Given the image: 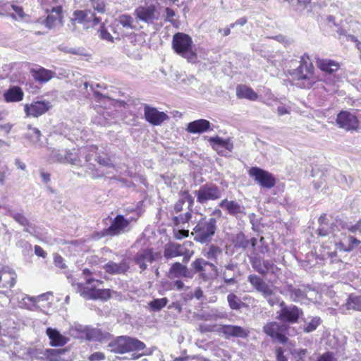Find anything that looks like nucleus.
Wrapping results in <instances>:
<instances>
[{"instance_id": "nucleus-1", "label": "nucleus", "mask_w": 361, "mask_h": 361, "mask_svg": "<svg viewBox=\"0 0 361 361\" xmlns=\"http://www.w3.org/2000/svg\"><path fill=\"white\" fill-rule=\"evenodd\" d=\"M217 230V219L202 218L193 228L194 240L202 244L211 242Z\"/></svg>"}, {"instance_id": "nucleus-2", "label": "nucleus", "mask_w": 361, "mask_h": 361, "mask_svg": "<svg viewBox=\"0 0 361 361\" xmlns=\"http://www.w3.org/2000/svg\"><path fill=\"white\" fill-rule=\"evenodd\" d=\"M193 47L192 38L188 35L177 32L173 36L172 47L174 51L190 62L195 61L197 59Z\"/></svg>"}, {"instance_id": "nucleus-3", "label": "nucleus", "mask_w": 361, "mask_h": 361, "mask_svg": "<svg viewBox=\"0 0 361 361\" xmlns=\"http://www.w3.org/2000/svg\"><path fill=\"white\" fill-rule=\"evenodd\" d=\"M146 345L140 340L129 336H118L109 343L107 349L110 352L123 354L130 351L144 350Z\"/></svg>"}, {"instance_id": "nucleus-4", "label": "nucleus", "mask_w": 361, "mask_h": 361, "mask_svg": "<svg viewBox=\"0 0 361 361\" xmlns=\"http://www.w3.org/2000/svg\"><path fill=\"white\" fill-rule=\"evenodd\" d=\"M289 329L290 326L281 322H269L263 326V332L269 336L274 343L280 344L288 343Z\"/></svg>"}, {"instance_id": "nucleus-5", "label": "nucleus", "mask_w": 361, "mask_h": 361, "mask_svg": "<svg viewBox=\"0 0 361 361\" xmlns=\"http://www.w3.org/2000/svg\"><path fill=\"white\" fill-rule=\"evenodd\" d=\"M194 194L197 197V202L204 204L209 201H215L221 198L223 190L216 183L209 182L200 185L198 190L194 191Z\"/></svg>"}, {"instance_id": "nucleus-6", "label": "nucleus", "mask_w": 361, "mask_h": 361, "mask_svg": "<svg viewBox=\"0 0 361 361\" xmlns=\"http://www.w3.org/2000/svg\"><path fill=\"white\" fill-rule=\"evenodd\" d=\"M303 314L302 309L294 305H286L282 300L280 302V310L276 312V319L282 323L290 324L298 322L299 319Z\"/></svg>"}, {"instance_id": "nucleus-7", "label": "nucleus", "mask_w": 361, "mask_h": 361, "mask_svg": "<svg viewBox=\"0 0 361 361\" xmlns=\"http://www.w3.org/2000/svg\"><path fill=\"white\" fill-rule=\"evenodd\" d=\"M306 59H309L306 54L301 56L300 65L294 69L291 74L294 79L303 81L302 85L303 87L310 88L314 82L312 78L313 66L306 61Z\"/></svg>"}, {"instance_id": "nucleus-8", "label": "nucleus", "mask_w": 361, "mask_h": 361, "mask_svg": "<svg viewBox=\"0 0 361 361\" xmlns=\"http://www.w3.org/2000/svg\"><path fill=\"white\" fill-rule=\"evenodd\" d=\"M131 219L125 218L123 215L118 214L112 220L111 225L102 230L103 236H115L130 231Z\"/></svg>"}, {"instance_id": "nucleus-9", "label": "nucleus", "mask_w": 361, "mask_h": 361, "mask_svg": "<svg viewBox=\"0 0 361 361\" xmlns=\"http://www.w3.org/2000/svg\"><path fill=\"white\" fill-rule=\"evenodd\" d=\"M71 336L87 341H100L103 334L100 329L91 328L80 324H75L70 329Z\"/></svg>"}, {"instance_id": "nucleus-10", "label": "nucleus", "mask_w": 361, "mask_h": 361, "mask_svg": "<svg viewBox=\"0 0 361 361\" xmlns=\"http://www.w3.org/2000/svg\"><path fill=\"white\" fill-rule=\"evenodd\" d=\"M249 176L255 179L262 188H271L275 185L276 179L274 176L259 167H252L249 170Z\"/></svg>"}, {"instance_id": "nucleus-11", "label": "nucleus", "mask_w": 361, "mask_h": 361, "mask_svg": "<svg viewBox=\"0 0 361 361\" xmlns=\"http://www.w3.org/2000/svg\"><path fill=\"white\" fill-rule=\"evenodd\" d=\"M338 220H341V219H336L334 222L330 223L325 214L321 215L318 219L319 227L317 229V234L319 236H326L332 234L334 238H338L336 232L341 231L337 224Z\"/></svg>"}, {"instance_id": "nucleus-12", "label": "nucleus", "mask_w": 361, "mask_h": 361, "mask_svg": "<svg viewBox=\"0 0 361 361\" xmlns=\"http://www.w3.org/2000/svg\"><path fill=\"white\" fill-rule=\"evenodd\" d=\"M159 256V253H154L151 249H145L135 255L133 262L140 268V273H142L147 269V262L150 264L153 263Z\"/></svg>"}, {"instance_id": "nucleus-13", "label": "nucleus", "mask_w": 361, "mask_h": 361, "mask_svg": "<svg viewBox=\"0 0 361 361\" xmlns=\"http://www.w3.org/2000/svg\"><path fill=\"white\" fill-rule=\"evenodd\" d=\"M336 121L339 128L346 130H355L358 127L357 116L348 111H341L337 115Z\"/></svg>"}, {"instance_id": "nucleus-14", "label": "nucleus", "mask_w": 361, "mask_h": 361, "mask_svg": "<svg viewBox=\"0 0 361 361\" xmlns=\"http://www.w3.org/2000/svg\"><path fill=\"white\" fill-rule=\"evenodd\" d=\"M206 266L210 267L215 272V275L219 274V269L214 263L210 261H207L202 258H197L190 264L191 268L190 269V271L192 272V277L195 274L199 273L200 278L203 281H207L209 277L205 273H204Z\"/></svg>"}, {"instance_id": "nucleus-15", "label": "nucleus", "mask_w": 361, "mask_h": 361, "mask_svg": "<svg viewBox=\"0 0 361 361\" xmlns=\"http://www.w3.org/2000/svg\"><path fill=\"white\" fill-rule=\"evenodd\" d=\"M135 15L139 20L147 24H152L154 20L159 19L156 7L153 4H150L147 6H138L135 10Z\"/></svg>"}, {"instance_id": "nucleus-16", "label": "nucleus", "mask_w": 361, "mask_h": 361, "mask_svg": "<svg viewBox=\"0 0 361 361\" xmlns=\"http://www.w3.org/2000/svg\"><path fill=\"white\" fill-rule=\"evenodd\" d=\"M144 116L145 120L153 126H159L169 118L166 114L147 104L144 105Z\"/></svg>"}, {"instance_id": "nucleus-17", "label": "nucleus", "mask_w": 361, "mask_h": 361, "mask_svg": "<svg viewBox=\"0 0 361 361\" xmlns=\"http://www.w3.org/2000/svg\"><path fill=\"white\" fill-rule=\"evenodd\" d=\"M52 105L49 101L38 100L25 106V112L28 116L39 117L47 112Z\"/></svg>"}, {"instance_id": "nucleus-18", "label": "nucleus", "mask_w": 361, "mask_h": 361, "mask_svg": "<svg viewBox=\"0 0 361 361\" xmlns=\"http://www.w3.org/2000/svg\"><path fill=\"white\" fill-rule=\"evenodd\" d=\"M219 331L223 334L226 338L231 337L246 338L250 334L249 330L240 326L231 324L221 325Z\"/></svg>"}, {"instance_id": "nucleus-19", "label": "nucleus", "mask_w": 361, "mask_h": 361, "mask_svg": "<svg viewBox=\"0 0 361 361\" xmlns=\"http://www.w3.org/2000/svg\"><path fill=\"white\" fill-rule=\"evenodd\" d=\"M343 238L335 240V245L337 249L344 252H351L357 248L361 243V241L353 235H346L341 233Z\"/></svg>"}, {"instance_id": "nucleus-20", "label": "nucleus", "mask_w": 361, "mask_h": 361, "mask_svg": "<svg viewBox=\"0 0 361 361\" xmlns=\"http://www.w3.org/2000/svg\"><path fill=\"white\" fill-rule=\"evenodd\" d=\"M168 277L171 279L181 277L192 279V272L190 271V269L185 265L180 262H175L171 265L169 269Z\"/></svg>"}, {"instance_id": "nucleus-21", "label": "nucleus", "mask_w": 361, "mask_h": 361, "mask_svg": "<svg viewBox=\"0 0 361 361\" xmlns=\"http://www.w3.org/2000/svg\"><path fill=\"white\" fill-rule=\"evenodd\" d=\"M211 123L206 119H198L190 122L186 130L192 134H201L211 130Z\"/></svg>"}, {"instance_id": "nucleus-22", "label": "nucleus", "mask_w": 361, "mask_h": 361, "mask_svg": "<svg viewBox=\"0 0 361 361\" xmlns=\"http://www.w3.org/2000/svg\"><path fill=\"white\" fill-rule=\"evenodd\" d=\"M219 206L226 209L228 214L233 216H237L239 214L243 213L245 209L244 207L238 202L233 200H228V199L221 200Z\"/></svg>"}, {"instance_id": "nucleus-23", "label": "nucleus", "mask_w": 361, "mask_h": 361, "mask_svg": "<svg viewBox=\"0 0 361 361\" xmlns=\"http://www.w3.org/2000/svg\"><path fill=\"white\" fill-rule=\"evenodd\" d=\"M51 346H63L68 343L69 338L62 335L56 329L49 327L46 330Z\"/></svg>"}, {"instance_id": "nucleus-24", "label": "nucleus", "mask_w": 361, "mask_h": 361, "mask_svg": "<svg viewBox=\"0 0 361 361\" xmlns=\"http://www.w3.org/2000/svg\"><path fill=\"white\" fill-rule=\"evenodd\" d=\"M104 268L108 274H122L128 271L130 266L127 261L123 259L120 263L109 262L104 265Z\"/></svg>"}, {"instance_id": "nucleus-25", "label": "nucleus", "mask_w": 361, "mask_h": 361, "mask_svg": "<svg viewBox=\"0 0 361 361\" xmlns=\"http://www.w3.org/2000/svg\"><path fill=\"white\" fill-rule=\"evenodd\" d=\"M51 293L48 292L46 294H42L39 295L37 298L30 297L27 295H20L17 297V300L18 301V305L20 307L26 308L30 310H33L36 307V302L37 298H45L47 295H51Z\"/></svg>"}, {"instance_id": "nucleus-26", "label": "nucleus", "mask_w": 361, "mask_h": 361, "mask_svg": "<svg viewBox=\"0 0 361 361\" xmlns=\"http://www.w3.org/2000/svg\"><path fill=\"white\" fill-rule=\"evenodd\" d=\"M24 93L18 86L10 87L4 93V97L7 102H17L23 100Z\"/></svg>"}, {"instance_id": "nucleus-27", "label": "nucleus", "mask_w": 361, "mask_h": 361, "mask_svg": "<svg viewBox=\"0 0 361 361\" xmlns=\"http://www.w3.org/2000/svg\"><path fill=\"white\" fill-rule=\"evenodd\" d=\"M29 132L24 135V137L28 140L31 145L35 147H43L44 146L43 142L41 141V132L37 128H32L31 126H28Z\"/></svg>"}, {"instance_id": "nucleus-28", "label": "nucleus", "mask_w": 361, "mask_h": 361, "mask_svg": "<svg viewBox=\"0 0 361 361\" xmlns=\"http://www.w3.org/2000/svg\"><path fill=\"white\" fill-rule=\"evenodd\" d=\"M183 254L182 246L176 243H167L164 246V257L166 259H171Z\"/></svg>"}, {"instance_id": "nucleus-29", "label": "nucleus", "mask_w": 361, "mask_h": 361, "mask_svg": "<svg viewBox=\"0 0 361 361\" xmlns=\"http://www.w3.org/2000/svg\"><path fill=\"white\" fill-rule=\"evenodd\" d=\"M236 95L239 99H247L251 101H256L258 98V94L251 87L245 85L237 86Z\"/></svg>"}, {"instance_id": "nucleus-30", "label": "nucleus", "mask_w": 361, "mask_h": 361, "mask_svg": "<svg viewBox=\"0 0 361 361\" xmlns=\"http://www.w3.org/2000/svg\"><path fill=\"white\" fill-rule=\"evenodd\" d=\"M30 73L34 79L41 83L48 82L53 77V72L44 68L31 69Z\"/></svg>"}, {"instance_id": "nucleus-31", "label": "nucleus", "mask_w": 361, "mask_h": 361, "mask_svg": "<svg viewBox=\"0 0 361 361\" xmlns=\"http://www.w3.org/2000/svg\"><path fill=\"white\" fill-rule=\"evenodd\" d=\"M92 13V10L86 9V10H75L73 13V18H71V22L73 25H75V23L78 24H85L91 22V18L90 16Z\"/></svg>"}, {"instance_id": "nucleus-32", "label": "nucleus", "mask_w": 361, "mask_h": 361, "mask_svg": "<svg viewBox=\"0 0 361 361\" xmlns=\"http://www.w3.org/2000/svg\"><path fill=\"white\" fill-rule=\"evenodd\" d=\"M317 66L322 71L329 74L334 73L339 68L338 64L334 61L323 59H318L317 60Z\"/></svg>"}, {"instance_id": "nucleus-33", "label": "nucleus", "mask_w": 361, "mask_h": 361, "mask_svg": "<svg viewBox=\"0 0 361 361\" xmlns=\"http://www.w3.org/2000/svg\"><path fill=\"white\" fill-rule=\"evenodd\" d=\"M247 281L252 286L261 293L264 292L269 286L259 276L256 274H250L247 276Z\"/></svg>"}, {"instance_id": "nucleus-34", "label": "nucleus", "mask_w": 361, "mask_h": 361, "mask_svg": "<svg viewBox=\"0 0 361 361\" xmlns=\"http://www.w3.org/2000/svg\"><path fill=\"white\" fill-rule=\"evenodd\" d=\"M75 291L85 300H95V288H89L81 283L75 285Z\"/></svg>"}, {"instance_id": "nucleus-35", "label": "nucleus", "mask_w": 361, "mask_h": 361, "mask_svg": "<svg viewBox=\"0 0 361 361\" xmlns=\"http://www.w3.org/2000/svg\"><path fill=\"white\" fill-rule=\"evenodd\" d=\"M227 302L229 307L233 310H240L247 307V305L243 302L240 298L233 293H231L227 295Z\"/></svg>"}, {"instance_id": "nucleus-36", "label": "nucleus", "mask_w": 361, "mask_h": 361, "mask_svg": "<svg viewBox=\"0 0 361 361\" xmlns=\"http://www.w3.org/2000/svg\"><path fill=\"white\" fill-rule=\"evenodd\" d=\"M287 291L290 295V299L294 302H300L307 297L305 290L297 288L292 285L287 286Z\"/></svg>"}, {"instance_id": "nucleus-37", "label": "nucleus", "mask_w": 361, "mask_h": 361, "mask_svg": "<svg viewBox=\"0 0 361 361\" xmlns=\"http://www.w3.org/2000/svg\"><path fill=\"white\" fill-rule=\"evenodd\" d=\"M338 226H340L341 230H348L352 233H359L361 234V219H359L355 224H352L343 219L337 221Z\"/></svg>"}, {"instance_id": "nucleus-38", "label": "nucleus", "mask_w": 361, "mask_h": 361, "mask_svg": "<svg viewBox=\"0 0 361 361\" xmlns=\"http://www.w3.org/2000/svg\"><path fill=\"white\" fill-rule=\"evenodd\" d=\"M68 352L67 348L61 349H45V353H47V361H64L65 360L61 357L62 355H64Z\"/></svg>"}, {"instance_id": "nucleus-39", "label": "nucleus", "mask_w": 361, "mask_h": 361, "mask_svg": "<svg viewBox=\"0 0 361 361\" xmlns=\"http://www.w3.org/2000/svg\"><path fill=\"white\" fill-rule=\"evenodd\" d=\"M222 255V250L217 245L212 244L208 247L207 251L204 254V256L208 259L213 261L215 264H219L218 257Z\"/></svg>"}, {"instance_id": "nucleus-40", "label": "nucleus", "mask_w": 361, "mask_h": 361, "mask_svg": "<svg viewBox=\"0 0 361 361\" xmlns=\"http://www.w3.org/2000/svg\"><path fill=\"white\" fill-rule=\"evenodd\" d=\"M234 247L245 250L250 246V242L245 233L242 231L238 233L233 240Z\"/></svg>"}, {"instance_id": "nucleus-41", "label": "nucleus", "mask_w": 361, "mask_h": 361, "mask_svg": "<svg viewBox=\"0 0 361 361\" xmlns=\"http://www.w3.org/2000/svg\"><path fill=\"white\" fill-rule=\"evenodd\" d=\"M169 300L167 298H154L148 302L150 312H159L167 305Z\"/></svg>"}, {"instance_id": "nucleus-42", "label": "nucleus", "mask_w": 361, "mask_h": 361, "mask_svg": "<svg viewBox=\"0 0 361 361\" xmlns=\"http://www.w3.org/2000/svg\"><path fill=\"white\" fill-rule=\"evenodd\" d=\"M263 298L267 300L271 307L275 305L280 306V302L282 301L280 298L274 293L270 286L262 293Z\"/></svg>"}, {"instance_id": "nucleus-43", "label": "nucleus", "mask_w": 361, "mask_h": 361, "mask_svg": "<svg viewBox=\"0 0 361 361\" xmlns=\"http://www.w3.org/2000/svg\"><path fill=\"white\" fill-rule=\"evenodd\" d=\"M348 310L361 311V295L350 294L346 302Z\"/></svg>"}, {"instance_id": "nucleus-44", "label": "nucleus", "mask_w": 361, "mask_h": 361, "mask_svg": "<svg viewBox=\"0 0 361 361\" xmlns=\"http://www.w3.org/2000/svg\"><path fill=\"white\" fill-rule=\"evenodd\" d=\"M262 263H263V271L261 273V276H266L268 273H270L274 275L276 274V271L279 270V269L271 260L264 259L263 261H262Z\"/></svg>"}, {"instance_id": "nucleus-45", "label": "nucleus", "mask_w": 361, "mask_h": 361, "mask_svg": "<svg viewBox=\"0 0 361 361\" xmlns=\"http://www.w3.org/2000/svg\"><path fill=\"white\" fill-rule=\"evenodd\" d=\"M322 319L319 317L312 318V319L306 322L304 326V331L305 333H310L317 329L319 325H320Z\"/></svg>"}, {"instance_id": "nucleus-46", "label": "nucleus", "mask_w": 361, "mask_h": 361, "mask_svg": "<svg viewBox=\"0 0 361 361\" xmlns=\"http://www.w3.org/2000/svg\"><path fill=\"white\" fill-rule=\"evenodd\" d=\"M8 213L12 218L15 219V221H16L21 226H30V221L22 213L16 212L13 210H9Z\"/></svg>"}, {"instance_id": "nucleus-47", "label": "nucleus", "mask_w": 361, "mask_h": 361, "mask_svg": "<svg viewBox=\"0 0 361 361\" xmlns=\"http://www.w3.org/2000/svg\"><path fill=\"white\" fill-rule=\"evenodd\" d=\"M221 275L226 285H233L237 283V275L235 272L231 273V271H221Z\"/></svg>"}, {"instance_id": "nucleus-48", "label": "nucleus", "mask_w": 361, "mask_h": 361, "mask_svg": "<svg viewBox=\"0 0 361 361\" xmlns=\"http://www.w3.org/2000/svg\"><path fill=\"white\" fill-rule=\"evenodd\" d=\"M264 259L259 256L255 255L253 257H250V262L252 265V267L254 269L255 271H256L258 274L261 275L262 270V261H263Z\"/></svg>"}, {"instance_id": "nucleus-49", "label": "nucleus", "mask_w": 361, "mask_h": 361, "mask_svg": "<svg viewBox=\"0 0 361 361\" xmlns=\"http://www.w3.org/2000/svg\"><path fill=\"white\" fill-rule=\"evenodd\" d=\"M123 27L130 28L133 27V19L130 15L123 14L119 16L116 20Z\"/></svg>"}, {"instance_id": "nucleus-50", "label": "nucleus", "mask_w": 361, "mask_h": 361, "mask_svg": "<svg viewBox=\"0 0 361 361\" xmlns=\"http://www.w3.org/2000/svg\"><path fill=\"white\" fill-rule=\"evenodd\" d=\"M98 32L99 36L102 39L106 40L109 42H114V37L108 32L104 23H101Z\"/></svg>"}, {"instance_id": "nucleus-51", "label": "nucleus", "mask_w": 361, "mask_h": 361, "mask_svg": "<svg viewBox=\"0 0 361 361\" xmlns=\"http://www.w3.org/2000/svg\"><path fill=\"white\" fill-rule=\"evenodd\" d=\"M111 290L110 289H97L95 288V300H106L111 297Z\"/></svg>"}, {"instance_id": "nucleus-52", "label": "nucleus", "mask_w": 361, "mask_h": 361, "mask_svg": "<svg viewBox=\"0 0 361 361\" xmlns=\"http://www.w3.org/2000/svg\"><path fill=\"white\" fill-rule=\"evenodd\" d=\"M192 218V214L190 212H186L185 214H181L179 216H175L173 218L174 224L178 226L179 224H183L188 223Z\"/></svg>"}, {"instance_id": "nucleus-53", "label": "nucleus", "mask_w": 361, "mask_h": 361, "mask_svg": "<svg viewBox=\"0 0 361 361\" xmlns=\"http://www.w3.org/2000/svg\"><path fill=\"white\" fill-rule=\"evenodd\" d=\"M90 3L94 11L99 13H105V4L103 0H90Z\"/></svg>"}, {"instance_id": "nucleus-54", "label": "nucleus", "mask_w": 361, "mask_h": 361, "mask_svg": "<svg viewBox=\"0 0 361 361\" xmlns=\"http://www.w3.org/2000/svg\"><path fill=\"white\" fill-rule=\"evenodd\" d=\"M65 157H67L66 163H69L75 166L80 165V160L77 154L68 151L66 152Z\"/></svg>"}, {"instance_id": "nucleus-55", "label": "nucleus", "mask_w": 361, "mask_h": 361, "mask_svg": "<svg viewBox=\"0 0 361 361\" xmlns=\"http://www.w3.org/2000/svg\"><path fill=\"white\" fill-rule=\"evenodd\" d=\"M225 139L219 136L210 137L209 142L212 145V148L215 150H218L220 147H223V145Z\"/></svg>"}, {"instance_id": "nucleus-56", "label": "nucleus", "mask_w": 361, "mask_h": 361, "mask_svg": "<svg viewBox=\"0 0 361 361\" xmlns=\"http://www.w3.org/2000/svg\"><path fill=\"white\" fill-rule=\"evenodd\" d=\"M307 352L305 348H296L291 351V354L297 359V361H305V357Z\"/></svg>"}, {"instance_id": "nucleus-57", "label": "nucleus", "mask_w": 361, "mask_h": 361, "mask_svg": "<svg viewBox=\"0 0 361 361\" xmlns=\"http://www.w3.org/2000/svg\"><path fill=\"white\" fill-rule=\"evenodd\" d=\"M316 361H338L333 352L327 351L319 355Z\"/></svg>"}, {"instance_id": "nucleus-58", "label": "nucleus", "mask_w": 361, "mask_h": 361, "mask_svg": "<svg viewBox=\"0 0 361 361\" xmlns=\"http://www.w3.org/2000/svg\"><path fill=\"white\" fill-rule=\"evenodd\" d=\"M60 18H59L58 16H54L53 14H49L47 16L44 22V24L47 28L51 29L56 26L57 20Z\"/></svg>"}, {"instance_id": "nucleus-59", "label": "nucleus", "mask_w": 361, "mask_h": 361, "mask_svg": "<svg viewBox=\"0 0 361 361\" xmlns=\"http://www.w3.org/2000/svg\"><path fill=\"white\" fill-rule=\"evenodd\" d=\"M50 157L52 160L59 161L61 163H66V159H67V157H65V154H61L59 152V151H58L55 149H51Z\"/></svg>"}, {"instance_id": "nucleus-60", "label": "nucleus", "mask_w": 361, "mask_h": 361, "mask_svg": "<svg viewBox=\"0 0 361 361\" xmlns=\"http://www.w3.org/2000/svg\"><path fill=\"white\" fill-rule=\"evenodd\" d=\"M95 161L97 162L104 166H106L107 168H114L115 166L112 163L111 160L109 157H102L101 156H97L95 158Z\"/></svg>"}, {"instance_id": "nucleus-61", "label": "nucleus", "mask_w": 361, "mask_h": 361, "mask_svg": "<svg viewBox=\"0 0 361 361\" xmlns=\"http://www.w3.org/2000/svg\"><path fill=\"white\" fill-rule=\"evenodd\" d=\"M54 263L56 267H59L60 269H66L67 267L66 264L64 263L63 258L61 255H59V254H55L54 255Z\"/></svg>"}, {"instance_id": "nucleus-62", "label": "nucleus", "mask_w": 361, "mask_h": 361, "mask_svg": "<svg viewBox=\"0 0 361 361\" xmlns=\"http://www.w3.org/2000/svg\"><path fill=\"white\" fill-rule=\"evenodd\" d=\"M219 264L220 267L225 268V271H231L232 272H235V270L238 267V264L233 262L232 259H230L229 262L226 264H223L222 262H220Z\"/></svg>"}, {"instance_id": "nucleus-63", "label": "nucleus", "mask_w": 361, "mask_h": 361, "mask_svg": "<svg viewBox=\"0 0 361 361\" xmlns=\"http://www.w3.org/2000/svg\"><path fill=\"white\" fill-rule=\"evenodd\" d=\"M276 361H288L287 357L284 355V350L281 347H277L275 350Z\"/></svg>"}, {"instance_id": "nucleus-64", "label": "nucleus", "mask_w": 361, "mask_h": 361, "mask_svg": "<svg viewBox=\"0 0 361 361\" xmlns=\"http://www.w3.org/2000/svg\"><path fill=\"white\" fill-rule=\"evenodd\" d=\"M105 359V355L103 353L101 352H95L92 354H91L88 360L90 361H101Z\"/></svg>"}]
</instances>
